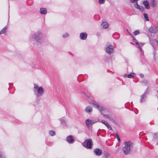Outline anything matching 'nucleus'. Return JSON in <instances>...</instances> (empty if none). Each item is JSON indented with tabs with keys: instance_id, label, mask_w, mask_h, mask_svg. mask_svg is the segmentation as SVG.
Returning <instances> with one entry per match:
<instances>
[{
	"instance_id": "f257e3e1",
	"label": "nucleus",
	"mask_w": 158,
	"mask_h": 158,
	"mask_svg": "<svg viewBox=\"0 0 158 158\" xmlns=\"http://www.w3.org/2000/svg\"><path fill=\"white\" fill-rule=\"evenodd\" d=\"M32 36L35 40L34 45L39 46L44 44L46 42V40L43 39L42 33L40 31H38L34 33Z\"/></svg>"
},
{
	"instance_id": "f03ea898",
	"label": "nucleus",
	"mask_w": 158,
	"mask_h": 158,
	"mask_svg": "<svg viewBox=\"0 0 158 158\" xmlns=\"http://www.w3.org/2000/svg\"><path fill=\"white\" fill-rule=\"evenodd\" d=\"M90 104L92 103L95 106V107L96 108L101 112V114L103 115L104 117L109 119L110 121H111L113 123L116 124L117 123L115 120L111 116H109L108 114H105L103 112L104 110H105V109H102V107L98 104L96 102L94 101H92V102H89Z\"/></svg>"
},
{
	"instance_id": "7ed1b4c3",
	"label": "nucleus",
	"mask_w": 158,
	"mask_h": 158,
	"mask_svg": "<svg viewBox=\"0 0 158 158\" xmlns=\"http://www.w3.org/2000/svg\"><path fill=\"white\" fill-rule=\"evenodd\" d=\"M125 146L123 148V151L125 155L130 153L131 149L134 146V144L130 141H126L124 142Z\"/></svg>"
},
{
	"instance_id": "20e7f679",
	"label": "nucleus",
	"mask_w": 158,
	"mask_h": 158,
	"mask_svg": "<svg viewBox=\"0 0 158 158\" xmlns=\"http://www.w3.org/2000/svg\"><path fill=\"white\" fill-rule=\"evenodd\" d=\"M34 90L35 93L37 97H40L43 95L44 93V89L42 87H39L36 84H34Z\"/></svg>"
},
{
	"instance_id": "39448f33",
	"label": "nucleus",
	"mask_w": 158,
	"mask_h": 158,
	"mask_svg": "<svg viewBox=\"0 0 158 158\" xmlns=\"http://www.w3.org/2000/svg\"><path fill=\"white\" fill-rule=\"evenodd\" d=\"M82 145L87 149H91L92 148L93 143L91 139H88L82 143Z\"/></svg>"
},
{
	"instance_id": "423d86ee",
	"label": "nucleus",
	"mask_w": 158,
	"mask_h": 158,
	"mask_svg": "<svg viewBox=\"0 0 158 158\" xmlns=\"http://www.w3.org/2000/svg\"><path fill=\"white\" fill-rule=\"evenodd\" d=\"M133 41L135 43V45L136 47L139 48L141 54H142L143 52L141 47L143 46L144 44V43L138 42L137 40L134 38L133 39Z\"/></svg>"
},
{
	"instance_id": "0eeeda50",
	"label": "nucleus",
	"mask_w": 158,
	"mask_h": 158,
	"mask_svg": "<svg viewBox=\"0 0 158 158\" xmlns=\"http://www.w3.org/2000/svg\"><path fill=\"white\" fill-rule=\"evenodd\" d=\"M148 88H147L146 91L141 96V98L140 99V102L142 103L145 101L146 98L147 97V94L148 92H147Z\"/></svg>"
},
{
	"instance_id": "6e6552de",
	"label": "nucleus",
	"mask_w": 158,
	"mask_h": 158,
	"mask_svg": "<svg viewBox=\"0 0 158 158\" xmlns=\"http://www.w3.org/2000/svg\"><path fill=\"white\" fill-rule=\"evenodd\" d=\"M106 52L109 54L112 53L114 51V47L111 45H109L106 48Z\"/></svg>"
},
{
	"instance_id": "1a4fd4ad",
	"label": "nucleus",
	"mask_w": 158,
	"mask_h": 158,
	"mask_svg": "<svg viewBox=\"0 0 158 158\" xmlns=\"http://www.w3.org/2000/svg\"><path fill=\"white\" fill-rule=\"evenodd\" d=\"M96 122L97 121L95 120L88 119L85 120V124L86 126L88 127H89L90 125L96 123Z\"/></svg>"
},
{
	"instance_id": "9d476101",
	"label": "nucleus",
	"mask_w": 158,
	"mask_h": 158,
	"mask_svg": "<svg viewBox=\"0 0 158 158\" xmlns=\"http://www.w3.org/2000/svg\"><path fill=\"white\" fill-rule=\"evenodd\" d=\"M158 30V27H151L149 29V31L152 33H156Z\"/></svg>"
},
{
	"instance_id": "9b49d317",
	"label": "nucleus",
	"mask_w": 158,
	"mask_h": 158,
	"mask_svg": "<svg viewBox=\"0 0 158 158\" xmlns=\"http://www.w3.org/2000/svg\"><path fill=\"white\" fill-rule=\"evenodd\" d=\"M87 36V34L86 33L82 32L80 34V37L81 40H85Z\"/></svg>"
},
{
	"instance_id": "f8f14e48",
	"label": "nucleus",
	"mask_w": 158,
	"mask_h": 158,
	"mask_svg": "<svg viewBox=\"0 0 158 158\" xmlns=\"http://www.w3.org/2000/svg\"><path fill=\"white\" fill-rule=\"evenodd\" d=\"M67 141L70 143H73L74 142V140L73 139V136L71 135H69L67 137Z\"/></svg>"
},
{
	"instance_id": "ddd939ff",
	"label": "nucleus",
	"mask_w": 158,
	"mask_h": 158,
	"mask_svg": "<svg viewBox=\"0 0 158 158\" xmlns=\"http://www.w3.org/2000/svg\"><path fill=\"white\" fill-rule=\"evenodd\" d=\"M60 122L61 124L63 125L64 126H67V122L64 117H62L59 119Z\"/></svg>"
},
{
	"instance_id": "4468645a",
	"label": "nucleus",
	"mask_w": 158,
	"mask_h": 158,
	"mask_svg": "<svg viewBox=\"0 0 158 158\" xmlns=\"http://www.w3.org/2000/svg\"><path fill=\"white\" fill-rule=\"evenodd\" d=\"M101 123L104 124L107 128L110 130H112V128L111 126L108 123V122L104 120H102Z\"/></svg>"
},
{
	"instance_id": "2eb2a0df",
	"label": "nucleus",
	"mask_w": 158,
	"mask_h": 158,
	"mask_svg": "<svg viewBox=\"0 0 158 158\" xmlns=\"http://www.w3.org/2000/svg\"><path fill=\"white\" fill-rule=\"evenodd\" d=\"M94 153L96 155L99 156L101 155L102 153V151L99 148H96L94 151Z\"/></svg>"
},
{
	"instance_id": "dca6fc26",
	"label": "nucleus",
	"mask_w": 158,
	"mask_h": 158,
	"mask_svg": "<svg viewBox=\"0 0 158 158\" xmlns=\"http://www.w3.org/2000/svg\"><path fill=\"white\" fill-rule=\"evenodd\" d=\"M135 6L137 9L139 10L142 12L144 10V7L143 6H139L137 2L135 4Z\"/></svg>"
},
{
	"instance_id": "f3484780",
	"label": "nucleus",
	"mask_w": 158,
	"mask_h": 158,
	"mask_svg": "<svg viewBox=\"0 0 158 158\" xmlns=\"http://www.w3.org/2000/svg\"><path fill=\"white\" fill-rule=\"evenodd\" d=\"M150 43L151 44L153 47L155 48V45L158 44L157 41L155 39L150 40Z\"/></svg>"
},
{
	"instance_id": "a211bd4d",
	"label": "nucleus",
	"mask_w": 158,
	"mask_h": 158,
	"mask_svg": "<svg viewBox=\"0 0 158 158\" xmlns=\"http://www.w3.org/2000/svg\"><path fill=\"white\" fill-rule=\"evenodd\" d=\"M40 13L42 15H45L47 13V10L45 8H40Z\"/></svg>"
},
{
	"instance_id": "6ab92c4d",
	"label": "nucleus",
	"mask_w": 158,
	"mask_h": 158,
	"mask_svg": "<svg viewBox=\"0 0 158 158\" xmlns=\"http://www.w3.org/2000/svg\"><path fill=\"white\" fill-rule=\"evenodd\" d=\"M136 76V74L134 73H131L129 74L126 75L125 74L124 76V77H127L129 78H133Z\"/></svg>"
},
{
	"instance_id": "aec40b11",
	"label": "nucleus",
	"mask_w": 158,
	"mask_h": 158,
	"mask_svg": "<svg viewBox=\"0 0 158 158\" xmlns=\"http://www.w3.org/2000/svg\"><path fill=\"white\" fill-rule=\"evenodd\" d=\"M85 111L86 113H91L93 111L92 108L90 106H88L85 108Z\"/></svg>"
},
{
	"instance_id": "412c9836",
	"label": "nucleus",
	"mask_w": 158,
	"mask_h": 158,
	"mask_svg": "<svg viewBox=\"0 0 158 158\" xmlns=\"http://www.w3.org/2000/svg\"><path fill=\"white\" fill-rule=\"evenodd\" d=\"M143 4L145 8L147 9H148L150 8V7L149 5V3L147 1H144L143 2Z\"/></svg>"
},
{
	"instance_id": "4be33fe9",
	"label": "nucleus",
	"mask_w": 158,
	"mask_h": 158,
	"mask_svg": "<svg viewBox=\"0 0 158 158\" xmlns=\"http://www.w3.org/2000/svg\"><path fill=\"white\" fill-rule=\"evenodd\" d=\"M150 5L152 7H154L156 6V2L155 0H151L150 3Z\"/></svg>"
},
{
	"instance_id": "5701e85b",
	"label": "nucleus",
	"mask_w": 158,
	"mask_h": 158,
	"mask_svg": "<svg viewBox=\"0 0 158 158\" xmlns=\"http://www.w3.org/2000/svg\"><path fill=\"white\" fill-rule=\"evenodd\" d=\"M101 27L104 28H106L108 27V24L107 23L103 22L101 25Z\"/></svg>"
},
{
	"instance_id": "b1692460",
	"label": "nucleus",
	"mask_w": 158,
	"mask_h": 158,
	"mask_svg": "<svg viewBox=\"0 0 158 158\" xmlns=\"http://www.w3.org/2000/svg\"><path fill=\"white\" fill-rule=\"evenodd\" d=\"M49 133L50 135L51 136H53L56 135L55 131L53 130L49 131Z\"/></svg>"
},
{
	"instance_id": "393cba45",
	"label": "nucleus",
	"mask_w": 158,
	"mask_h": 158,
	"mask_svg": "<svg viewBox=\"0 0 158 158\" xmlns=\"http://www.w3.org/2000/svg\"><path fill=\"white\" fill-rule=\"evenodd\" d=\"M153 138L154 139H158V133L156 132L153 134Z\"/></svg>"
},
{
	"instance_id": "a878e982",
	"label": "nucleus",
	"mask_w": 158,
	"mask_h": 158,
	"mask_svg": "<svg viewBox=\"0 0 158 158\" xmlns=\"http://www.w3.org/2000/svg\"><path fill=\"white\" fill-rule=\"evenodd\" d=\"M7 29V27L6 26L4 27L0 31V35L2 34Z\"/></svg>"
},
{
	"instance_id": "bb28decb",
	"label": "nucleus",
	"mask_w": 158,
	"mask_h": 158,
	"mask_svg": "<svg viewBox=\"0 0 158 158\" xmlns=\"http://www.w3.org/2000/svg\"><path fill=\"white\" fill-rule=\"evenodd\" d=\"M69 36V34L68 33H65L62 35V37L64 38H65L68 37Z\"/></svg>"
},
{
	"instance_id": "cd10ccee",
	"label": "nucleus",
	"mask_w": 158,
	"mask_h": 158,
	"mask_svg": "<svg viewBox=\"0 0 158 158\" xmlns=\"http://www.w3.org/2000/svg\"><path fill=\"white\" fill-rule=\"evenodd\" d=\"M144 16L145 20H146V21H149V19L148 17V15L147 14H144Z\"/></svg>"
},
{
	"instance_id": "c85d7f7f",
	"label": "nucleus",
	"mask_w": 158,
	"mask_h": 158,
	"mask_svg": "<svg viewBox=\"0 0 158 158\" xmlns=\"http://www.w3.org/2000/svg\"><path fill=\"white\" fill-rule=\"evenodd\" d=\"M0 158H5L4 154L2 152H0Z\"/></svg>"
},
{
	"instance_id": "c756f323",
	"label": "nucleus",
	"mask_w": 158,
	"mask_h": 158,
	"mask_svg": "<svg viewBox=\"0 0 158 158\" xmlns=\"http://www.w3.org/2000/svg\"><path fill=\"white\" fill-rule=\"evenodd\" d=\"M105 0H98V3L100 4H103L105 2Z\"/></svg>"
},
{
	"instance_id": "7c9ffc66",
	"label": "nucleus",
	"mask_w": 158,
	"mask_h": 158,
	"mask_svg": "<svg viewBox=\"0 0 158 158\" xmlns=\"http://www.w3.org/2000/svg\"><path fill=\"white\" fill-rule=\"evenodd\" d=\"M139 33V31L138 30H137L135 31L133 33L134 35H138Z\"/></svg>"
},
{
	"instance_id": "2f4dec72",
	"label": "nucleus",
	"mask_w": 158,
	"mask_h": 158,
	"mask_svg": "<svg viewBox=\"0 0 158 158\" xmlns=\"http://www.w3.org/2000/svg\"><path fill=\"white\" fill-rule=\"evenodd\" d=\"M116 135L117 138L118 140V142H119V143H120L121 142L120 139L118 136V133L116 134Z\"/></svg>"
},
{
	"instance_id": "473e14b6",
	"label": "nucleus",
	"mask_w": 158,
	"mask_h": 158,
	"mask_svg": "<svg viewBox=\"0 0 158 158\" xmlns=\"http://www.w3.org/2000/svg\"><path fill=\"white\" fill-rule=\"evenodd\" d=\"M102 107V106H101ZM102 109H104V108H102ZM104 109H105L106 110H104L103 111V112L104 113V114H108V110L104 108Z\"/></svg>"
},
{
	"instance_id": "72a5a7b5",
	"label": "nucleus",
	"mask_w": 158,
	"mask_h": 158,
	"mask_svg": "<svg viewBox=\"0 0 158 158\" xmlns=\"http://www.w3.org/2000/svg\"><path fill=\"white\" fill-rule=\"evenodd\" d=\"M81 94H83V95H84L86 97H87L88 98H89V97L85 93V92H81Z\"/></svg>"
},
{
	"instance_id": "f704fd0d",
	"label": "nucleus",
	"mask_w": 158,
	"mask_h": 158,
	"mask_svg": "<svg viewBox=\"0 0 158 158\" xmlns=\"http://www.w3.org/2000/svg\"><path fill=\"white\" fill-rule=\"evenodd\" d=\"M104 156L106 158H108L109 154L108 153L106 152L104 154Z\"/></svg>"
},
{
	"instance_id": "c9c22d12",
	"label": "nucleus",
	"mask_w": 158,
	"mask_h": 158,
	"mask_svg": "<svg viewBox=\"0 0 158 158\" xmlns=\"http://www.w3.org/2000/svg\"><path fill=\"white\" fill-rule=\"evenodd\" d=\"M144 82L145 83V85H146V86L148 85V83L147 81H146V80L144 81Z\"/></svg>"
},
{
	"instance_id": "e433bc0d",
	"label": "nucleus",
	"mask_w": 158,
	"mask_h": 158,
	"mask_svg": "<svg viewBox=\"0 0 158 158\" xmlns=\"http://www.w3.org/2000/svg\"><path fill=\"white\" fill-rule=\"evenodd\" d=\"M130 0L132 3L134 2L135 1V0Z\"/></svg>"
},
{
	"instance_id": "4c0bfd02",
	"label": "nucleus",
	"mask_w": 158,
	"mask_h": 158,
	"mask_svg": "<svg viewBox=\"0 0 158 158\" xmlns=\"http://www.w3.org/2000/svg\"><path fill=\"white\" fill-rule=\"evenodd\" d=\"M140 76L141 77H142L143 76V74H140Z\"/></svg>"
},
{
	"instance_id": "58836bf2",
	"label": "nucleus",
	"mask_w": 158,
	"mask_h": 158,
	"mask_svg": "<svg viewBox=\"0 0 158 158\" xmlns=\"http://www.w3.org/2000/svg\"><path fill=\"white\" fill-rule=\"evenodd\" d=\"M118 151V150H116V152H117Z\"/></svg>"
},
{
	"instance_id": "ea45409f",
	"label": "nucleus",
	"mask_w": 158,
	"mask_h": 158,
	"mask_svg": "<svg viewBox=\"0 0 158 158\" xmlns=\"http://www.w3.org/2000/svg\"><path fill=\"white\" fill-rule=\"evenodd\" d=\"M157 93H158V90H157Z\"/></svg>"
}]
</instances>
